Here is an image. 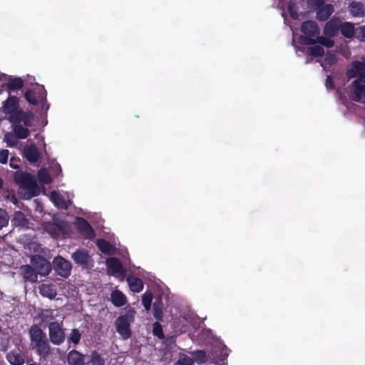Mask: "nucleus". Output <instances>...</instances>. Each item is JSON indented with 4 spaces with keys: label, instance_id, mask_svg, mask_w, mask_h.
<instances>
[{
    "label": "nucleus",
    "instance_id": "nucleus-1",
    "mask_svg": "<svg viewBox=\"0 0 365 365\" xmlns=\"http://www.w3.org/2000/svg\"><path fill=\"white\" fill-rule=\"evenodd\" d=\"M346 77L349 80L357 78L352 83L353 99L360 102L365 98V61H354L350 69L346 71Z\"/></svg>",
    "mask_w": 365,
    "mask_h": 365
},
{
    "label": "nucleus",
    "instance_id": "nucleus-2",
    "mask_svg": "<svg viewBox=\"0 0 365 365\" xmlns=\"http://www.w3.org/2000/svg\"><path fill=\"white\" fill-rule=\"evenodd\" d=\"M14 180L19 187L29 192L28 197H34L38 195L37 183L34 175L24 172H16Z\"/></svg>",
    "mask_w": 365,
    "mask_h": 365
},
{
    "label": "nucleus",
    "instance_id": "nucleus-3",
    "mask_svg": "<svg viewBox=\"0 0 365 365\" xmlns=\"http://www.w3.org/2000/svg\"><path fill=\"white\" fill-rule=\"evenodd\" d=\"M301 31L303 36L299 37V42L303 45H313L317 43L315 38L319 36L320 30L318 24L314 21H306L302 24Z\"/></svg>",
    "mask_w": 365,
    "mask_h": 365
},
{
    "label": "nucleus",
    "instance_id": "nucleus-4",
    "mask_svg": "<svg viewBox=\"0 0 365 365\" xmlns=\"http://www.w3.org/2000/svg\"><path fill=\"white\" fill-rule=\"evenodd\" d=\"M135 313V312L132 309L128 313L118 317L115 321L116 331L124 340L129 339L132 335L130 323L134 320Z\"/></svg>",
    "mask_w": 365,
    "mask_h": 365
},
{
    "label": "nucleus",
    "instance_id": "nucleus-5",
    "mask_svg": "<svg viewBox=\"0 0 365 365\" xmlns=\"http://www.w3.org/2000/svg\"><path fill=\"white\" fill-rule=\"evenodd\" d=\"M48 335L51 341L55 345H60L65 340L64 329L58 322H53L48 324Z\"/></svg>",
    "mask_w": 365,
    "mask_h": 365
},
{
    "label": "nucleus",
    "instance_id": "nucleus-6",
    "mask_svg": "<svg viewBox=\"0 0 365 365\" xmlns=\"http://www.w3.org/2000/svg\"><path fill=\"white\" fill-rule=\"evenodd\" d=\"M31 263L37 273L46 276L51 271L50 262L41 255H34L31 258Z\"/></svg>",
    "mask_w": 365,
    "mask_h": 365
},
{
    "label": "nucleus",
    "instance_id": "nucleus-7",
    "mask_svg": "<svg viewBox=\"0 0 365 365\" xmlns=\"http://www.w3.org/2000/svg\"><path fill=\"white\" fill-rule=\"evenodd\" d=\"M9 120L11 124L23 122L26 127H31L34 124V114L31 111L21 110L17 111L14 115L9 116Z\"/></svg>",
    "mask_w": 365,
    "mask_h": 365
},
{
    "label": "nucleus",
    "instance_id": "nucleus-8",
    "mask_svg": "<svg viewBox=\"0 0 365 365\" xmlns=\"http://www.w3.org/2000/svg\"><path fill=\"white\" fill-rule=\"evenodd\" d=\"M53 269L56 272L65 278L71 274L72 268L71 263L61 256H58L53 259Z\"/></svg>",
    "mask_w": 365,
    "mask_h": 365
},
{
    "label": "nucleus",
    "instance_id": "nucleus-9",
    "mask_svg": "<svg viewBox=\"0 0 365 365\" xmlns=\"http://www.w3.org/2000/svg\"><path fill=\"white\" fill-rule=\"evenodd\" d=\"M37 91H34L31 89L26 91L24 94L25 99L28 103L32 105H37L38 101H46V91L43 86L37 88Z\"/></svg>",
    "mask_w": 365,
    "mask_h": 365
},
{
    "label": "nucleus",
    "instance_id": "nucleus-10",
    "mask_svg": "<svg viewBox=\"0 0 365 365\" xmlns=\"http://www.w3.org/2000/svg\"><path fill=\"white\" fill-rule=\"evenodd\" d=\"M76 226L78 232L85 238L92 240L95 237V231L86 219L83 217H77Z\"/></svg>",
    "mask_w": 365,
    "mask_h": 365
},
{
    "label": "nucleus",
    "instance_id": "nucleus-11",
    "mask_svg": "<svg viewBox=\"0 0 365 365\" xmlns=\"http://www.w3.org/2000/svg\"><path fill=\"white\" fill-rule=\"evenodd\" d=\"M341 20L338 17H332L325 24L324 27V34L325 36L333 38L338 35L340 31Z\"/></svg>",
    "mask_w": 365,
    "mask_h": 365
},
{
    "label": "nucleus",
    "instance_id": "nucleus-12",
    "mask_svg": "<svg viewBox=\"0 0 365 365\" xmlns=\"http://www.w3.org/2000/svg\"><path fill=\"white\" fill-rule=\"evenodd\" d=\"M3 112L10 115H14L19 109V100L16 96H9L3 103Z\"/></svg>",
    "mask_w": 365,
    "mask_h": 365
},
{
    "label": "nucleus",
    "instance_id": "nucleus-13",
    "mask_svg": "<svg viewBox=\"0 0 365 365\" xmlns=\"http://www.w3.org/2000/svg\"><path fill=\"white\" fill-rule=\"evenodd\" d=\"M31 345L33 346V348L36 349V353L41 358L46 359L51 354V346L47 338Z\"/></svg>",
    "mask_w": 365,
    "mask_h": 365
},
{
    "label": "nucleus",
    "instance_id": "nucleus-14",
    "mask_svg": "<svg viewBox=\"0 0 365 365\" xmlns=\"http://www.w3.org/2000/svg\"><path fill=\"white\" fill-rule=\"evenodd\" d=\"M71 258L75 263L86 266L88 264L91 257L88 250L85 249H78L72 254Z\"/></svg>",
    "mask_w": 365,
    "mask_h": 365
},
{
    "label": "nucleus",
    "instance_id": "nucleus-15",
    "mask_svg": "<svg viewBox=\"0 0 365 365\" xmlns=\"http://www.w3.org/2000/svg\"><path fill=\"white\" fill-rule=\"evenodd\" d=\"M85 355L73 349L67 355V362L68 365H85Z\"/></svg>",
    "mask_w": 365,
    "mask_h": 365
},
{
    "label": "nucleus",
    "instance_id": "nucleus-16",
    "mask_svg": "<svg viewBox=\"0 0 365 365\" xmlns=\"http://www.w3.org/2000/svg\"><path fill=\"white\" fill-rule=\"evenodd\" d=\"M24 152L25 158L31 163H36L40 158L39 150L34 144L26 147Z\"/></svg>",
    "mask_w": 365,
    "mask_h": 365
},
{
    "label": "nucleus",
    "instance_id": "nucleus-17",
    "mask_svg": "<svg viewBox=\"0 0 365 365\" xmlns=\"http://www.w3.org/2000/svg\"><path fill=\"white\" fill-rule=\"evenodd\" d=\"M106 266L112 274L123 273L124 272L120 260L116 257H111L106 260Z\"/></svg>",
    "mask_w": 365,
    "mask_h": 365
},
{
    "label": "nucleus",
    "instance_id": "nucleus-18",
    "mask_svg": "<svg viewBox=\"0 0 365 365\" xmlns=\"http://www.w3.org/2000/svg\"><path fill=\"white\" fill-rule=\"evenodd\" d=\"M23 277L26 282H36L38 279V273L33 266L26 264L21 267Z\"/></svg>",
    "mask_w": 365,
    "mask_h": 365
},
{
    "label": "nucleus",
    "instance_id": "nucleus-19",
    "mask_svg": "<svg viewBox=\"0 0 365 365\" xmlns=\"http://www.w3.org/2000/svg\"><path fill=\"white\" fill-rule=\"evenodd\" d=\"M66 225L63 222L51 224L48 227V232L54 238L63 237L66 234Z\"/></svg>",
    "mask_w": 365,
    "mask_h": 365
},
{
    "label": "nucleus",
    "instance_id": "nucleus-20",
    "mask_svg": "<svg viewBox=\"0 0 365 365\" xmlns=\"http://www.w3.org/2000/svg\"><path fill=\"white\" fill-rule=\"evenodd\" d=\"M126 281L130 289L133 292L139 293L143 289V282L140 278L133 275H128Z\"/></svg>",
    "mask_w": 365,
    "mask_h": 365
},
{
    "label": "nucleus",
    "instance_id": "nucleus-21",
    "mask_svg": "<svg viewBox=\"0 0 365 365\" xmlns=\"http://www.w3.org/2000/svg\"><path fill=\"white\" fill-rule=\"evenodd\" d=\"M334 11V6L331 4H327L317 10V19L319 21H327Z\"/></svg>",
    "mask_w": 365,
    "mask_h": 365
},
{
    "label": "nucleus",
    "instance_id": "nucleus-22",
    "mask_svg": "<svg viewBox=\"0 0 365 365\" xmlns=\"http://www.w3.org/2000/svg\"><path fill=\"white\" fill-rule=\"evenodd\" d=\"M349 12L354 17L365 16V6L362 2L354 1L349 4Z\"/></svg>",
    "mask_w": 365,
    "mask_h": 365
},
{
    "label": "nucleus",
    "instance_id": "nucleus-23",
    "mask_svg": "<svg viewBox=\"0 0 365 365\" xmlns=\"http://www.w3.org/2000/svg\"><path fill=\"white\" fill-rule=\"evenodd\" d=\"M110 301L112 304L117 307H123L127 303L126 297L118 289L113 290L111 292Z\"/></svg>",
    "mask_w": 365,
    "mask_h": 365
},
{
    "label": "nucleus",
    "instance_id": "nucleus-24",
    "mask_svg": "<svg viewBox=\"0 0 365 365\" xmlns=\"http://www.w3.org/2000/svg\"><path fill=\"white\" fill-rule=\"evenodd\" d=\"M31 344L47 338L46 334L37 325H33L29 330Z\"/></svg>",
    "mask_w": 365,
    "mask_h": 365
},
{
    "label": "nucleus",
    "instance_id": "nucleus-25",
    "mask_svg": "<svg viewBox=\"0 0 365 365\" xmlns=\"http://www.w3.org/2000/svg\"><path fill=\"white\" fill-rule=\"evenodd\" d=\"M7 91L19 90L24 86V81L19 77H9V81L3 86Z\"/></svg>",
    "mask_w": 365,
    "mask_h": 365
},
{
    "label": "nucleus",
    "instance_id": "nucleus-26",
    "mask_svg": "<svg viewBox=\"0 0 365 365\" xmlns=\"http://www.w3.org/2000/svg\"><path fill=\"white\" fill-rule=\"evenodd\" d=\"M39 292L44 297L53 299L56 296V289L55 286L51 284H42L39 286Z\"/></svg>",
    "mask_w": 365,
    "mask_h": 365
},
{
    "label": "nucleus",
    "instance_id": "nucleus-27",
    "mask_svg": "<svg viewBox=\"0 0 365 365\" xmlns=\"http://www.w3.org/2000/svg\"><path fill=\"white\" fill-rule=\"evenodd\" d=\"M354 24L349 21H344L341 24L340 33L346 38H351L354 36Z\"/></svg>",
    "mask_w": 365,
    "mask_h": 365
},
{
    "label": "nucleus",
    "instance_id": "nucleus-28",
    "mask_svg": "<svg viewBox=\"0 0 365 365\" xmlns=\"http://www.w3.org/2000/svg\"><path fill=\"white\" fill-rule=\"evenodd\" d=\"M12 128L14 136L17 139H26L30 135V130L19 123L12 124Z\"/></svg>",
    "mask_w": 365,
    "mask_h": 365
},
{
    "label": "nucleus",
    "instance_id": "nucleus-29",
    "mask_svg": "<svg viewBox=\"0 0 365 365\" xmlns=\"http://www.w3.org/2000/svg\"><path fill=\"white\" fill-rule=\"evenodd\" d=\"M96 245L99 250L105 255H111L115 252V247L104 239H98Z\"/></svg>",
    "mask_w": 365,
    "mask_h": 365
},
{
    "label": "nucleus",
    "instance_id": "nucleus-30",
    "mask_svg": "<svg viewBox=\"0 0 365 365\" xmlns=\"http://www.w3.org/2000/svg\"><path fill=\"white\" fill-rule=\"evenodd\" d=\"M6 358L11 365H23L24 364V359L16 351L7 353Z\"/></svg>",
    "mask_w": 365,
    "mask_h": 365
},
{
    "label": "nucleus",
    "instance_id": "nucleus-31",
    "mask_svg": "<svg viewBox=\"0 0 365 365\" xmlns=\"http://www.w3.org/2000/svg\"><path fill=\"white\" fill-rule=\"evenodd\" d=\"M305 53L307 55L312 57H321L324 54V50L323 47L319 45H314L313 46L308 47Z\"/></svg>",
    "mask_w": 365,
    "mask_h": 365
},
{
    "label": "nucleus",
    "instance_id": "nucleus-32",
    "mask_svg": "<svg viewBox=\"0 0 365 365\" xmlns=\"http://www.w3.org/2000/svg\"><path fill=\"white\" fill-rule=\"evenodd\" d=\"M37 175L38 181L41 183L50 184L52 182V178L51 177L48 172L44 168L40 169L38 171Z\"/></svg>",
    "mask_w": 365,
    "mask_h": 365
},
{
    "label": "nucleus",
    "instance_id": "nucleus-33",
    "mask_svg": "<svg viewBox=\"0 0 365 365\" xmlns=\"http://www.w3.org/2000/svg\"><path fill=\"white\" fill-rule=\"evenodd\" d=\"M192 359L194 362L196 361L197 364H202L207 361V355L203 350H197L192 353Z\"/></svg>",
    "mask_w": 365,
    "mask_h": 365
},
{
    "label": "nucleus",
    "instance_id": "nucleus-34",
    "mask_svg": "<svg viewBox=\"0 0 365 365\" xmlns=\"http://www.w3.org/2000/svg\"><path fill=\"white\" fill-rule=\"evenodd\" d=\"M153 316L158 320V322L163 321V304L161 302H155L153 304Z\"/></svg>",
    "mask_w": 365,
    "mask_h": 365
},
{
    "label": "nucleus",
    "instance_id": "nucleus-35",
    "mask_svg": "<svg viewBox=\"0 0 365 365\" xmlns=\"http://www.w3.org/2000/svg\"><path fill=\"white\" fill-rule=\"evenodd\" d=\"M51 197L55 202V203L61 209L66 210L68 208L67 205L66 204L63 197L61 195L52 192Z\"/></svg>",
    "mask_w": 365,
    "mask_h": 365
},
{
    "label": "nucleus",
    "instance_id": "nucleus-36",
    "mask_svg": "<svg viewBox=\"0 0 365 365\" xmlns=\"http://www.w3.org/2000/svg\"><path fill=\"white\" fill-rule=\"evenodd\" d=\"M315 41H317V43H319L322 46H324L327 48H332L334 46V42L331 38L328 36H317V38H315Z\"/></svg>",
    "mask_w": 365,
    "mask_h": 365
},
{
    "label": "nucleus",
    "instance_id": "nucleus-37",
    "mask_svg": "<svg viewBox=\"0 0 365 365\" xmlns=\"http://www.w3.org/2000/svg\"><path fill=\"white\" fill-rule=\"evenodd\" d=\"M194 359L186 354H180L178 360L174 365H193Z\"/></svg>",
    "mask_w": 365,
    "mask_h": 365
},
{
    "label": "nucleus",
    "instance_id": "nucleus-38",
    "mask_svg": "<svg viewBox=\"0 0 365 365\" xmlns=\"http://www.w3.org/2000/svg\"><path fill=\"white\" fill-rule=\"evenodd\" d=\"M153 297V296L151 292H146L143 294L142 297V303L146 310H149L150 309Z\"/></svg>",
    "mask_w": 365,
    "mask_h": 365
},
{
    "label": "nucleus",
    "instance_id": "nucleus-39",
    "mask_svg": "<svg viewBox=\"0 0 365 365\" xmlns=\"http://www.w3.org/2000/svg\"><path fill=\"white\" fill-rule=\"evenodd\" d=\"M91 365H105V361L100 354L93 351L91 354Z\"/></svg>",
    "mask_w": 365,
    "mask_h": 365
},
{
    "label": "nucleus",
    "instance_id": "nucleus-40",
    "mask_svg": "<svg viewBox=\"0 0 365 365\" xmlns=\"http://www.w3.org/2000/svg\"><path fill=\"white\" fill-rule=\"evenodd\" d=\"M354 36L359 41L365 42V26L355 28Z\"/></svg>",
    "mask_w": 365,
    "mask_h": 365
},
{
    "label": "nucleus",
    "instance_id": "nucleus-41",
    "mask_svg": "<svg viewBox=\"0 0 365 365\" xmlns=\"http://www.w3.org/2000/svg\"><path fill=\"white\" fill-rule=\"evenodd\" d=\"M153 333L155 336H158L160 339H163L165 335L163 331V328L159 322H156L153 325Z\"/></svg>",
    "mask_w": 365,
    "mask_h": 365
},
{
    "label": "nucleus",
    "instance_id": "nucleus-42",
    "mask_svg": "<svg viewBox=\"0 0 365 365\" xmlns=\"http://www.w3.org/2000/svg\"><path fill=\"white\" fill-rule=\"evenodd\" d=\"M81 338V335L79 330L77 329H72L68 336V341L73 342L75 344H78L80 342Z\"/></svg>",
    "mask_w": 365,
    "mask_h": 365
},
{
    "label": "nucleus",
    "instance_id": "nucleus-43",
    "mask_svg": "<svg viewBox=\"0 0 365 365\" xmlns=\"http://www.w3.org/2000/svg\"><path fill=\"white\" fill-rule=\"evenodd\" d=\"M9 215L6 210L0 209V230L9 223Z\"/></svg>",
    "mask_w": 365,
    "mask_h": 365
},
{
    "label": "nucleus",
    "instance_id": "nucleus-44",
    "mask_svg": "<svg viewBox=\"0 0 365 365\" xmlns=\"http://www.w3.org/2000/svg\"><path fill=\"white\" fill-rule=\"evenodd\" d=\"M14 221H16L19 225H24L26 222V216L22 212L17 211L14 213Z\"/></svg>",
    "mask_w": 365,
    "mask_h": 365
},
{
    "label": "nucleus",
    "instance_id": "nucleus-45",
    "mask_svg": "<svg viewBox=\"0 0 365 365\" xmlns=\"http://www.w3.org/2000/svg\"><path fill=\"white\" fill-rule=\"evenodd\" d=\"M5 140L8 145L14 147L17 144V138L14 136V134L7 133L4 136Z\"/></svg>",
    "mask_w": 365,
    "mask_h": 365
},
{
    "label": "nucleus",
    "instance_id": "nucleus-46",
    "mask_svg": "<svg viewBox=\"0 0 365 365\" xmlns=\"http://www.w3.org/2000/svg\"><path fill=\"white\" fill-rule=\"evenodd\" d=\"M324 62L329 66L334 64L336 62V55L330 51H328L324 58Z\"/></svg>",
    "mask_w": 365,
    "mask_h": 365
},
{
    "label": "nucleus",
    "instance_id": "nucleus-47",
    "mask_svg": "<svg viewBox=\"0 0 365 365\" xmlns=\"http://www.w3.org/2000/svg\"><path fill=\"white\" fill-rule=\"evenodd\" d=\"M309 4L312 7L315 8L317 10L321 8V6L325 5L324 0H309Z\"/></svg>",
    "mask_w": 365,
    "mask_h": 365
},
{
    "label": "nucleus",
    "instance_id": "nucleus-48",
    "mask_svg": "<svg viewBox=\"0 0 365 365\" xmlns=\"http://www.w3.org/2000/svg\"><path fill=\"white\" fill-rule=\"evenodd\" d=\"M9 157V150H2L0 151V163L2 164H6L8 160Z\"/></svg>",
    "mask_w": 365,
    "mask_h": 365
},
{
    "label": "nucleus",
    "instance_id": "nucleus-49",
    "mask_svg": "<svg viewBox=\"0 0 365 365\" xmlns=\"http://www.w3.org/2000/svg\"><path fill=\"white\" fill-rule=\"evenodd\" d=\"M325 86L327 88L330 90H334L335 88V84L331 76H327Z\"/></svg>",
    "mask_w": 365,
    "mask_h": 365
},
{
    "label": "nucleus",
    "instance_id": "nucleus-50",
    "mask_svg": "<svg viewBox=\"0 0 365 365\" xmlns=\"http://www.w3.org/2000/svg\"><path fill=\"white\" fill-rule=\"evenodd\" d=\"M289 12H290V15H291V16H292L293 19L297 18V13H293V12L291 11V8H290V6H289Z\"/></svg>",
    "mask_w": 365,
    "mask_h": 365
},
{
    "label": "nucleus",
    "instance_id": "nucleus-51",
    "mask_svg": "<svg viewBox=\"0 0 365 365\" xmlns=\"http://www.w3.org/2000/svg\"><path fill=\"white\" fill-rule=\"evenodd\" d=\"M3 186V180L2 179L0 178V189Z\"/></svg>",
    "mask_w": 365,
    "mask_h": 365
},
{
    "label": "nucleus",
    "instance_id": "nucleus-52",
    "mask_svg": "<svg viewBox=\"0 0 365 365\" xmlns=\"http://www.w3.org/2000/svg\"><path fill=\"white\" fill-rule=\"evenodd\" d=\"M48 108H49V105H48V104H47V106H46V109H48Z\"/></svg>",
    "mask_w": 365,
    "mask_h": 365
},
{
    "label": "nucleus",
    "instance_id": "nucleus-53",
    "mask_svg": "<svg viewBox=\"0 0 365 365\" xmlns=\"http://www.w3.org/2000/svg\"><path fill=\"white\" fill-rule=\"evenodd\" d=\"M29 365H36V364H29Z\"/></svg>",
    "mask_w": 365,
    "mask_h": 365
}]
</instances>
